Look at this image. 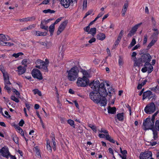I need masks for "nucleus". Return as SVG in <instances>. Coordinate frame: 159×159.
Listing matches in <instances>:
<instances>
[{"label": "nucleus", "instance_id": "23", "mask_svg": "<svg viewBox=\"0 0 159 159\" xmlns=\"http://www.w3.org/2000/svg\"><path fill=\"white\" fill-rule=\"evenodd\" d=\"M124 112L118 113L116 115L117 119L119 121H122L124 120Z\"/></svg>", "mask_w": 159, "mask_h": 159}, {"label": "nucleus", "instance_id": "57", "mask_svg": "<svg viewBox=\"0 0 159 159\" xmlns=\"http://www.w3.org/2000/svg\"><path fill=\"white\" fill-rule=\"evenodd\" d=\"M123 63L122 59L120 57L118 60V63L119 65L120 66H122L123 64Z\"/></svg>", "mask_w": 159, "mask_h": 159}, {"label": "nucleus", "instance_id": "19", "mask_svg": "<svg viewBox=\"0 0 159 159\" xmlns=\"http://www.w3.org/2000/svg\"><path fill=\"white\" fill-rule=\"evenodd\" d=\"M105 34L102 33H100L98 34L97 35V39L98 40H99L101 41L103 40L106 38Z\"/></svg>", "mask_w": 159, "mask_h": 159}, {"label": "nucleus", "instance_id": "33", "mask_svg": "<svg viewBox=\"0 0 159 159\" xmlns=\"http://www.w3.org/2000/svg\"><path fill=\"white\" fill-rule=\"evenodd\" d=\"M67 123L69 124L70 126L75 128V122L71 119H68L67 120Z\"/></svg>", "mask_w": 159, "mask_h": 159}, {"label": "nucleus", "instance_id": "56", "mask_svg": "<svg viewBox=\"0 0 159 159\" xmlns=\"http://www.w3.org/2000/svg\"><path fill=\"white\" fill-rule=\"evenodd\" d=\"M7 84H5V86L4 87L5 89L7 90L8 93H9L11 91V89L7 85Z\"/></svg>", "mask_w": 159, "mask_h": 159}, {"label": "nucleus", "instance_id": "44", "mask_svg": "<svg viewBox=\"0 0 159 159\" xmlns=\"http://www.w3.org/2000/svg\"><path fill=\"white\" fill-rule=\"evenodd\" d=\"M124 31L123 30H121L117 37V38L118 39L121 40L122 37L124 34Z\"/></svg>", "mask_w": 159, "mask_h": 159}, {"label": "nucleus", "instance_id": "3", "mask_svg": "<svg viewBox=\"0 0 159 159\" xmlns=\"http://www.w3.org/2000/svg\"><path fill=\"white\" fill-rule=\"evenodd\" d=\"M151 58V57L149 53H144L140 58L135 61V65L138 66H143V63H144V65L149 64Z\"/></svg>", "mask_w": 159, "mask_h": 159}, {"label": "nucleus", "instance_id": "27", "mask_svg": "<svg viewBox=\"0 0 159 159\" xmlns=\"http://www.w3.org/2000/svg\"><path fill=\"white\" fill-rule=\"evenodd\" d=\"M151 130L153 132V138L154 140H156L158 138V132L157 130H156L155 128L154 129L152 128Z\"/></svg>", "mask_w": 159, "mask_h": 159}, {"label": "nucleus", "instance_id": "50", "mask_svg": "<svg viewBox=\"0 0 159 159\" xmlns=\"http://www.w3.org/2000/svg\"><path fill=\"white\" fill-rule=\"evenodd\" d=\"M17 129L19 130V132L20 133L22 136L24 137V133L22 129L20 127H18L17 128Z\"/></svg>", "mask_w": 159, "mask_h": 159}, {"label": "nucleus", "instance_id": "45", "mask_svg": "<svg viewBox=\"0 0 159 159\" xmlns=\"http://www.w3.org/2000/svg\"><path fill=\"white\" fill-rule=\"evenodd\" d=\"M23 55V53L22 52H20L17 53H14L12 56L13 57H15L16 58L22 55Z\"/></svg>", "mask_w": 159, "mask_h": 159}, {"label": "nucleus", "instance_id": "18", "mask_svg": "<svg viewBox=\"0 0 159 159\" xmlns=\"http://www.w3.org/2000/svg\"><path fill=\"white\" fill-rule=\"evenodd\" d=\"M10 40V38L8 35L3 34H0V40L1 41H7Z\"/></svg>", "mask_w": 159, "mask_h": 159}, {"label": "nucleus", "instance_id": "32", "mask_svg": "<svg viewBox=\"0 0 159 159\" xmlns=\"http://www.w3.org/2000/svg\"><path fill=\"white\" fill-rule=\"evenodd\" d=\"M154 128L156 130L159 131V119L155 121Z\"/></svg>", "mask_w": 159, "mask_h": 159}, {"label": "nucleus", "instance_id": "35", "mask_svg": "<svg viewBox=\"0 0 159 159\" xmlns=\"http://www.w3.org/2000/svg\"><path fill=\"white\" fill-rule=\"evenodd\" d=\"M89 127H90L94 132H96L97 130V127L94 125H92L91 124H89Z\"/></svg>", "mask_w": 159, "mask_h": 159}, {"label": "nucleus", "instance_id": "30", "mask_svg": "<svg viewBox=\"0 0 159 159\" xmlns=\"http://www.w3.org/2000/svg\"><path fill=\"white\" fill-rule=\"evenodd\" d=\"M157 39H152L151 42L148 44L147 48L148 49H150L152 46H153L155 43L157 42Z\"/></svg>", "mask_w": 159, "mask_h": 159}, {"label": "nucleus", "instance_id": "42", "mask_svg": "<svg viewBox=\"0 0 159 159\" xmlns=\"http://www.w3.org/2000/svg\"><path fill=\"white\" fill-rule=\"evenodd\" d=\"M83 74L84 75L83 77H87L88 78L89 76V74L88 72L85 70H84L82 71Z\"/></svg>", "mask_w": 159, "mask_h": 159}, {"label": "nucleus", "instance_id": "39", "mask_svg": "<svg viewBox=\"0 0 159 159\" xmlns=\"http://www.w3.org/2000/svg\"><path fill=\"white\" fill-rule=\"evenodd\" d=\"M159 34V32H155L153 33L151 37L153 39H155L157 40V36Z\"/></svg>", "mask_w": 159, "mask_h": 159}, {"label": "nucleus", "instance_id": "31", "mask_svg": "<svg viewBox=\"0 0 159 159\" xmlns=\"http://www.w3.org/2000/svg\"><path fill=\"white\" fill-rule=\"evenodd\" d=\"M151 90L155 93H159V86L157 85L155 87L151 88Z\"/></svg>", "mask_w": 159, "mask_h": 159}, {"label": "nucleus", "instance_id": "13", "mask_svg": "<svg viewBox=\"0 0 159 159\" xmlns=\"http://www.w3.org/2000/svg\"><path fill=\"white\" fill-rule=\"evenodd\" d=\"M54 140H55V139L52 138L51 141L48 139L47 141V148L50 152H51L52 151L51 145L52 144V143L54 146L53 149L54 148L55 146L56 143Z\"/></svg>", "mask_w": 159, "mask_h": 159}, {"label": "nucleus", "instance_id": "4", "mask_svg": "<svg viewBox=\"0 0 159 159\" xmlns=\"http://www.w3.org/2000/svg\"><path fill=\"white\" fill-rule=\"evenodd\" d=\"M49 63V61L47 59L45 60V61L40 60H38L35 62L36 65L35 67L44 72H47L48 71L47 67Z\"/></svg>", "mask_w": 159, "mask_h": 159}, {"label": "nucleus", "instance_id": "12", "mask_svg": "<svg viewBox=\"0 0 159 159\" xmlns=\"http://www.w3.org/2000/svg\"><path fill=\"white\" fill-rule=\"evenodd\" d=\"M99 132L104 133L106 134L105 138L107 140L112 143H115V140L110 136L107 130L103 128H102L100 130H99Z\"/></svg>", "mask_w": 159, "mask_h": 159}, {"label": "nucleus", "instance_id": "52", "mask_svg": "<svg viewBox=\"0 0 159 159\" xmlns=\"http://www.w3.org/2000/svg\"><path fill=\"white\" fill-rule=\"evenodd\" d=\"M87 1H84L83 2V9H84L87 7Z\"/></svg>", "mask_w": 159, "mask_h": 159}, {"label": "nucleus", "instance_id": "38", "mask_svg": "<svg viewBox=\"0 0 159 159\" xmlns=\"http://www.w3.org/2000/svg\"><path fill=\"white\" fill-rule=\"evenodd\" d=\"M33 91L34 92V94H37L39 96H41L42 95V94L41 92L39 90L37 89L33 90Z\"/></svg>", "mask_w": 159, "mask_h": 159}, {"label": "nucleus", "instance_id": "1", "mask_svg": "<svg viewBox=\"0 0 159 159\" xmlns=\"http://www.w3.org/2000/svg\"><path fill=\"white\" fill-rule=\"evenodd\" d=\"M89 86L93 89V91L90 93V97L92 100L96 103H99L100 98L102 96H107L108 95L104 82L100 84L99 81L98 80L93 81L90 83Z\"/></svg>", "mask_w": 159, "mask_h": 159}, {"label": "nucleus", "instance_id": "47", "mask_svg": "<svg viewBox=\"0 0 159 159\" xmlns=\"http://www.w3.org/2000/svg\"><path fill=\"white\" fill-rule=\"evenodd\" d=\"M136 43V41L135 39L133 38L132 40V41L131 42L130 44V46L131 47H133L134 46Z\"/></svg>", "mask_w": 159, "mask_h": 159}, {"label": "nucleus", "instance_id": "7", "mask_svg": "<svg viewBox=\"0 0 159 159\" xmlns=\"http://www.w3.org/2000/svg\"><path fill=\"white\" fill-rule=\"evenodd\" d=\"M156 110V106L153 102H151L148 104L144 109V111L147 114H151L155 112Z\"/></svg>", "mask_w": 159, "mask_h": 159}, {"label": "nucleus", "instance_id": "58", "mask_svg": "<svg viewBox=\"0 0 159 159\" xmlns=\"http://www.w3.org/2000/svg\"><path fill=\"white\" fill-rule=\"evenodd\" d=\"M35 152H36V154L37 155H38V156L40 155L39 150V149L37 148V147H35Z\"/></svg>", "mask_w": 159, "mask_h": 159}, {"label": "nucleus", "instance_id": "15", "mask_svg": "<svg viewBox=\"0 0 159 159\" xmlns=\"http://www.w3.org/2000/svg\"><path fill=\"white\" fill-rule=\"evenodd\" d=\"M2 74L5 84H11V83L9 81V75L7 72L5 71Z\"/></svg>", "mask_w": 159, "mask_h": 159}, {"label": "nucleus", "instance_id": "29", "mask_svg": "<svg viewBox=\"0 0 159 159\" xmlns=\"http://www.w3.org/2000/svg\"><path fill=\"white\" fill-rule=\"evenodd\" d=\"M96 33V28H93L90 29L89 31L88 32L89 34H92L94 36Z\"/></svg>", "mask_w": 159, "mask_h": 159}, {"label": "nucleus", "instance_id": "62", "mask_svg": "<svg viewBox=\"0 0 159 159\" xmlns=\"http://www.w3.org/2000/svg\"><path fill=\"white\" fill-rule=\"evenodd\" d=\"M0 70L2 71V73L6 71L4 69V68L2 66H0Z\"/></svg>", "mask_w": 159, "mask_h": 159}, {"label": "nucleus", "instance_id": "20", "mask_svg": "<svg viewBox=\"0 0 159 159\" xmlns=\"http://www.w3.org/2000/svg\"><path fill=\"white\" fill-rule=\"evenodd\" d=\"M67 23V20H65L61 23L60 24V33L64 30Z\"/></svg>", "mask_w": 159, "mask_h": 159}, {"label": "nucleus", "instance_id": "43", "mask_svg": "<svg viewBox=\"0 0 159 159\" xmlns=\"http://www.w3.org/2000/svg\"><path fill=\"white\" fill-rule=\"evenodd\" d=\"M108 93H109V96H111V92H114V89H113L111 87H109V88L108 89Z\"/></svg>", "mask_w": 159, "mask_h": 159}, {"label": "nucleus", "instance_id": "37", "mask_svg": "<svg viewBox=\"0 0 159 159\" xmlns=\"http://www.w3.org/2000/svg\"><path fill=\"white\" fill-rule=\"evenodd\" d=\"M55 12V11L54 10H51L50 9H48L47 10H45L43 11V12L45 13H53Z\"/></svg>", "mask_w": 159, "mask_h": 159}, {"label": "nucleus", "instance_id": "54", "mask_svg": "<svg viewBox=\"0 0 159 159\" xmlns=\"http://www.w3.org/2000/svg\"><path fill=\"white\" fill-rule=\"evenodd\" d=\"M157 144L156 142L154 141L153 139L151 140L150 142V145L152 146H154L155 145Z\"/></svg>", "mask_w": 159, "mask_h": 159}, {"label": "nucleus", "instance_id": "28", "mask_svg": "<svg viewBox=\"0 0 159 159\" xmlns=\"http://www.w3.org/2000/svg\"><path fill=\"white\" fill-rule=\"evenodd\" d=\"M121 153L123 155V156L121 155L120 154H119V155L120 157L122 158V159H126L127 154V151L126 150H124L122 152L121 151Z\"/></svg>", "mask_w": 159, "mask_h": 159}, {"label": "nucleus", "instance_id": "55", "mask_svg": "<svg viewBox=\"0 0 159 159\" xmlns=\"http://www.w3.org/2000/svg\"><path fill=\"white\" fill-rule=\"evenodd\" d=\"M55 89H56V97H57V101L58 102H59V93H58V91L57 90L56 87H55Z\"/></svg>", "mask_w": 159, "mask_h": 159}, {"label": "nucleus", "instance_id": "46", "mask_svg": "<svg viewBox=\"0 0 159 159\" xmlns=\"http://www.w3.org/2000/svg\"><path fill=\"white\" fill-rule=\"evenodd\" d=\"M11 99L17 103L19 102V99L14 96H11Z\"/></svg>", "mask_w": 159, "mask_h": 159}, {"label": "nucleus", "instance_id": "5", "mask_svg": "<svg viewBox=\"0 0 159 159\" xmlns=\"http://www.w3.org/2000/svg\"><path fill=\"white\" fill-rule=\"evenodd\" d=\"M154 122L152 123L151 121V117L148 116L145 120H143V129L144 130H151L152 128H154Z\"/></svg>", "mask_w": 159, "mask_h": 159}, {"label": "nucleus", "instance_id": "26", "mask_svg": "<svg viewBox=\"0 0 159 159\" xmlns=\"http://www.w3.org/2000/svg\"><path fill=\"white\" fill-rule=\"evenodd\" d=\"M144 66H146L148 68V74L150 73L153 70V68L152 65L149 63L146 65H144Z\"/></svg>", "mask_w": 159, "mask_h": 159}, {"label": "nucleus", "instance_id": "10", "mask_svg": "<svg viewBox=\"0 0 159 159\" xmlns=\"http://www.w3.org/2000/svg\"><path fill=\"white\" fill-rule=\"evenodd\" d=\"M152 153L151 151H148L142 152L139 156L140 159H154L152 158Z\"/></svg>", "mask_w": 159, "mask_h": 159}, {"label": "nucleus", "instance_id": "60", "mask_svg": "<svg viewBox=\"0 0 159 159\" xmlns=\"http://www.w3.org/2000/svg\"><path fill=\"white\" fill-rule=\"evenodd\" d=\"M90 26L89 25L87 27L84 28V30L86 32H89V30L90 29Z\"/></svg>", "mask_w": 159, "mask_h": 159}, {"label": "nucleus", "instance_id": "24", "mask_svg": "<svg viewBox=\"0 0 159 159\" xmlns=\"http://www.w3.org/2000/svg\"><path fill=\"white\" fill-rule=\"evenodd\" d=\"M17 68L19 75H21L25 73L26 71V69L25 67L22 66H19Z\"/></svg>", "mask_w": 159, "mask_h": 159}, {"label": "nucleus", "instance_id": "8", "mask_svg": "<svg viewBox=\"0 0 159 159\" xmlns=\"http://www.w3.org/2000/svg\"><path fill=\"white\" fill-rule=\"evenodd\" d=\"M77 0H60V4L65 8H68L70 6H73L75 4H77Z\"/></svg>", "mask_w": 159, "mask_h": 159}, {"label": "nucleus", "instance_id": "25", "mask_svg": "<svg viewBox=\"0 0 159 159\" xmlns=\"http://www.w3.org/2000/svg\"><path fill=\"white\" fill-rule=\"evenodd\" d=\"M128 4L127 3H126L124 4L122 11V16H125V12L128 7Z\"/></svg>", "mask_w": 159, "mask_h": 159}, {"label": "nucleus", "instance_id": "64", "mask_svg": "<svg viewBox=\"0 0 159 159\" xmlns=\"http://www.w3.org/2000/svg\"><path fill=\"white\" fill-rule=\"evenodd\" d=\"M139 47V44H137L136 45V46H134L132 49V51H134V50H135L136 49H138Z\"/></svg>", "mask_w": 159, "mask_h": 159}, {"label": "nucleus", "instance_id": "6", "mask_svg": "<svg viewBox=\"0 0 159 159\" xmlns=\"http://www.w3.org/2000/svg\"><path fill=\"white\" fill-rule=\"evenodd\" d=\"M77 84L79 87H85L89 86V80L85 77L82 78L78 77L76 82Z\"/></svg>", "mask_w": 159, "mask_h": 159}, {"label": "nucleus", "instance_id": "14", "mask_svg": "<svg viewBox=\"0 0 159 159\" xmlns=\"http://www.w3.org/2000/svg\"><path fill=\"white\" fill-rule=\"evenodd\" d=\"M1 155L4 157L7 158L10 156V154L8 148L6 147H3L1 150Z\"/></svg>", "mask_w": 159, "mask_h": 159}, {"label": "nucleus", "instance_id": "22", "mask_svg": "<svg viewBox=\"0 0 159 159\" xmlns=\"http://www.w3.org/2000/svg\"><path fill=\"white\" fill-rule=\"evenodd\" d=\"M35 18L34 17L32 16L20 19L19 20V21L21 22H23L34 20H35Z\"/></svg>", "mask_w": 159, "mask_h": 159}, {"label": "nucleus", "instance_id": "51", "mask_svg": "<svg viewBox=\"0 0 159 159\" xmlns=\"http://www.w3.org/2000/svg\"><path fill=\"white\" fill-rule=\"evenodd\" d=\"M13 139L14 142L16 143H18V138L17 137L15 136H13Z\"/></svg>", "mask_w": 159, "mask_h": 159}, {"label": "nucleus", "instance_id": "16", "mask_svg": "<svg viewBox=\"0 0 159 159\" xmlns=\"http://www.w3.org/2000/svg\"><path fill=\"white\" fill-rule=\"evenodd\" d=\"M106 96H102L100 98V99L99 101V103L100 104L101 106H104L107 104V100L106 99L105 97Z\"/></svg>", "mask_w": 159, "mask_h": 159}, {"label": "nucleus", "instance_id": "9", "mask_svg": "<svg viewBox=\"0 0 159 159\" xmlns=\"http://www.w3.org/2000/svg\"><path fill=\"white\" fill-rule=\"evenodd\" d=\"M31 74L32 76L35 78H37L39 80L43 79L42 75L40 71L37 69H34L32 70Z\"/></svg>", "mask_w": 159, "mask_h": 159}, {"label": "nucleus", "instance_id": "17", "mask_svg": "<svg viewBox=\"0 0 159 159\" xmlns=\"http://www.w3.org/2000/svg\"><path fill=\"white\" fill-rule=\"evenodd\" d=\"M152 92L150 90L147 91L143 93V100L148 98L149 99L150 96L152 94Z\"/></svg>", "mask_w": 159, "mask_h": 159}, {"label": "nucleus", "instance_id": "36", "mask_svg": "<svg viewBox=\"0 0 159 159\" xmlns=\"http://www.w3.org/2000/svg\"><path fill=\"white\" fill-rule=\"evenodd\" d=\"M54 25L53 24L51 25L49 27V31L51 33V35H52L54 29Z\"/></svg>", "mask_w": 159, "mask_h": 159}, {"label": "nucleus", "instance_id": "49", "mask_svg": "<svg viewBox=\"0 0 159 159\" xmlns=\"http://www.w3.org/2000/svg\"><path fill=\"white\" fill-rule=\"evenodd\" d=\"M156 98V95L155 94H152H152L150 96V97L149 98V99L150 100H153L154 99V100Z\"/></svg>", "mask_w": 159, "mask_h": 159}, {"label": "nucleus", "instance_id": "2", "mask_svg": "<svg viewBox=\"0 0 159 159\" xmlns=\"http://www.w3.org/2000/svg\"><path fill=\"white\" fill-rule=\"evenodd\" d=\"M79 70L76 66H75L70 70L67 71V77L68 80L71 81L75 80L79 77Z\"/></svg>", "mask_w": 159, "mask_h": 159}, {"label": "nucleus", "instance_id": "41", "mask_svg": "<svg viewBox=\"0 0 159 159\" xmlns=\"http://www.w3.org/2000/svg\"><path fill=\"white\" fill-rule=\"evenodd\" d=\"M158 111H157L154 114H153L152 117V118H151V121H152V123H153V122H155V116L157 115L158 113Z\"/></svg>", "mask_w": 159, "mask_h": 159}, {"label": "nucleus", "instance_id": "11", "mask_svg": "<svg viewBox=\"0 0 159 159\" xmlns=\"http://www.w3.org/2000/svg\"><path fill=\"white\" fill-rule=\"evenodd\" d=\"M142 24V23L140 22L135 25L132 27L127 35L128 37L130 38L133 36L137 31L139 27Z\"/></svg>", "mask_w": 159, "mask_h": 159}, {"label": "nucleus", "instance_id": "34", "mask_svg": "<svg viewBox=\"0 0 159 159\" xmlns=\"http://www.w3.org/2000/svg\"><path fill=\"white\" fill-rule=\"evenodd\" d=\"M47 34V32L44 33L39 31H35V34L36 35L39 36H45Z\"/></svg>", "mask_w": 159, "mask_h": 159}, {"label": "nucleus", "instance_id": "53", "mask_svg": "<svg viewBox=\"0 0 159 159\" xmlns=\"http://www.w3.org/2000/svg\"><path fill=\"white\" fill-rule=\"evenodd\" d=\"M144 67H143L141 69V71L143 73H145L148 70V68L146 66H144Z\"/></svg>", "mask_w": 159, "mask_h": 159}, {"label": "nucleus", "instance_id": "63", "mask_svg": "<svg viewBox=\"0 0 159 159\" xmlns=\"http://www.w3.org/2000/svg\"><path fill=\"white\" fill-rule=\"evenodd\" d=\"M24 123V121L23 120H21L19 123L20 126H22Z\"/></svg>", "mask_w": 159, "mask_h": 159}, {"label": "nucleus", "instance_id": "48", "mask_svg": "<svg viewBox=\"0 0 159 159\" xmlns=\"http://www.w3.org/2000/svg\"><path fill=\"white\" fill-rule=\"evenodd\" d=\"M148 37L147 35V34H146L144 37V39L143 41V44H146L147 41Z\"/></svg>", "mask_w": 159, "mask_h": 159}, {"label": "nucleus", "instance_id": "59", "mask_svg": "<svg viewBox=\"0 0 159 159\" xmlns=\"http://www.w3.org/2000/svg\"><path fill=\"white\" fill-rule=\"evenodd\" d=\"M96 39L95 38H93L89 41V43H91L95 42L96 41Z\"/></svg>", "mask_w": 159, "mask_h": 159}, {"label": "nucleus", "instance_id": "40", "mask_svg": "<svg viewBox=\"0 0 159 159\" xmlns=\"http://www.w3.org/2000/svg\"><path fill=\"white\" fill-rule=\"evenodd\" d=\"M28 63V61L27 59H24L22 61V64L24 66V67H25V68L27 67Z\"/></svg>", "mask_w": 159, "mask_h": 159}, {"label": "nucleus", "instance_id": "61", "mask_svg": "<svg viewBox=\"0 0 159 159\" xmlns=\"http://www.w3.org/2000/svg\"><path fill=\"white\" fill-rule=\"evenodd\" d=\"M35 25L33 24L30 25L28 27H27L28 30H30L33 28H34L35 27Z\"/></svg>", "mask_w": 159, "mask_h": 159}, {"label": "nucleus", "instance_id": "21", "mask_svg": "<svg viewBox=\"0 0 159 159\" xmlns=\"http://www.w3.org/2000/svg\"><path fill=\"white\" fill-rule=\"evenodd\" d=\"M107 110L109 113L114 114L116 113V109L115 107H111L109 106L107 109Z\"/></svg>", "mask_w": 159, "mask_h": 159}]
</instances>
